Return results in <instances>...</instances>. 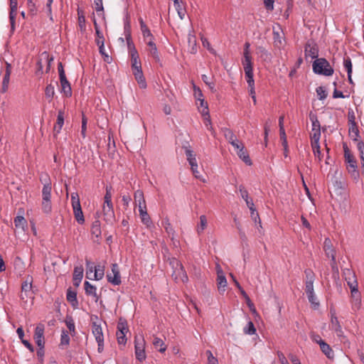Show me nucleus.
I'll use <instances>...</instances> for the list:
<instances>
[{"mask_svg": "<svg viewBox=\"0 0 364 364\" xmlns=\"http://www.w3.org/2000/svg\"><path fill=\"white\" fill-rule=\"evenodd\" d=\"M243 331L245 334L253 335L256 333V328L252 323L250 321L246 327L244 328Z\"/></svg>", "mask_w": 364, "mask_h": 364, "instance_id": "8fccbe9b", "label": "nucleus"}, {"mask_svg": "<svg viewBox=\"0 0 364 364\" xmlns=\"http://www.w3.org/2000/svg\"><path fill=\"white\" fill-rule=\"evenodd\" d=\"M305 282L314 283L315 280V274L311 269H306L305 272Z\"/></svg>", "mask_w": 364, "mask_h": 364, "instance_id": "3c124183", "label": "nucleus"}, {"mask_svg": "<svg viewBox=\"0 0 364 364\" xmlns=\"http://www.w3.org/2000/svg\"><path fill=\"white\" fill-rule=\"evenodd\" d=\"M205 354L208 358V364H218V359L213 356L210 350H206Z\"/></svg>", "mask_w": 364, "mask_h": 364, "instance_id": "774afa93", "label": "nucleus"}, {"mask_svg": "<svg viewBox=\"0 0 364 364\" xmlns=\"http://www.w3.org/2000/svg\"><path fill=\"white\" fill-rule=\"evenodd\" d=\"M83 272H84V270H83L82 266L80 265V266L75 267L74 272H73V280L75 282L77 281V282H80L82 279Z\"/></svg>", "mask_w": 364, "mask_h": 364, "instance_id": "f704fd0d", "label": "nucleus"}, {"mask_svg": "<svg viewBox=\"0 0 364 364\" xmlns=\"http://www.w3.org/2000/svg\"><path fill=\"white\" fill-rule=\"evenodd\" d=\"M77 12H78V26L80 27V31H85V28H86L85 17L82 14H80L79 10L77 11Z\"/></svg>", "mask_w": 364, "mask_h": 364, "instance_id": "6e6d98bb", "label": "nucleus"}, {"mask_svg": "<svg viewBox=\"0 0 364 364\" xmlns=\"http://www.w3.org/2000/svg\"><path fill=\"white\" fill-rule=\"evenodd\" d=\"M240 193L241 195V197L245 200L247 206L249 208H252V206H254L253 201L251 198H249V194L247 190L245 189L243 186H240Z\"/></svg>", "mask_w": 364, "mask_h": 364, "instance_id": "bb28decb", "label": "nucleus"}, {"mask_svg": "<svg viewBox=\"0 0 364 364\" xmlns=\"http://www.w3.org/2000/svg\"><path fill=\"white\" fill-rule=\"evenodd\" d=\"M311 147L313 149L314 154L318 161L322 159V154L321 153V147L318 142H311Z\"/></svg>", "mask_w": 364, "mask_h": 364, "instance_id": "e433bc0d", "label": "nucleus"}, {"mask_svg": "<svg viewBox=\"0 0 364 364\" xmlns=\"http://www.w3.org/2000/svg\"><path fill=\"white\" fill-rule=\"evenodd\" d=\"M147 45V51L153 57L156 61H159L160 58L158 53L156 46L154 43V37L144 40Z\"/></svg>", "mask_w": 364, "mask_h": 364, "instance_id": "f8f14e48", "label": "nucleus"}, {"mask_svg": "<svg viewBox=\"0 0 364 364\" xmlns=\"http://www.w3.org/2000/svg\"><path fill=\"white\" fill-rule=\"evenodd\" d=\"M247 82L248 84V86L250 87V95L251 97L255 95V81L253 79V77H251V78L245 77Z\"/></svg>", "mask_w": 364, "mask_h": 364, "instance_id": "13d9d810", "label": "nucleus"}, {"mask_svg": "<svg viewBox=\"0 0 364 364\" xmlns=\"http://www.w3.org/2000/svg\"><path fill=\"white\" fill-rule=\"evenodd\" d=\"M174 6L178 12V14L181 19H183L186 14V11L181 4L180 2H178L177 4H174Z\"/></svg>", "mask_w": 364, "mask_h": 364, "instance_id": "052dcab7", "label": "nucleus"}, {"mask_svg": "<svg viewBox=\"0 0 364 364\" xmlns=\"http://www.w3.org/2000/svg\"><path fill=\"white\" fill-rule=\"evenodd\" d=\"M169 263L173 270L171 274L173 279L176 282H187L188 278L181 262L175 258H173L170 260Z\"/></svg>", "mask_w": 364, "mask_h": 364, "instance_id": "7ed1b4c3", "label": "nucleus"}, {"mask_svg": "<svg viewBox=\"0 0 364 364\" xmlns=\"http://www.w3.org/2000/svg\"><path fill=\"white\" fill-rule=\"evenodd\" d=\"M107 281L113 285H119L122 282L119 266L114 263L112 264L111 272L107 274Z\"/></svg>", "mask_w": 364, "mask_h": 364, "instance_id": "6e6552de", "label": "nucleus"}, {"mask_svg": "<svg viewBox=\"0 0 364 364\" xmlns=\"http://www.w3.org/2000/svg\"><path fill=\"white\" fill-rule=\"evenodd\" d=\"M64 124V112L59 110L57 117V121L53 127L54 135L58 134Z\"/></svg>", "mask_w": 364, "mask_h": 364, "instance_id": "aec40b11", "label": "nucleus"}, {"mask_svg": "<svg viewBox=\"0 0 364 364\" xmlns=\"http://www.w3.org/2000/svg\"><path fill=\"white\" fill-rule=\"evenodd\" d=\"M331 324L330 328L334 331L338 337H343V331L340 324L338 317L336 315L335 311L331 310Z\"/></svg>", "mask_w": 364, "mask_h": 364, "instance_id": "9d476101", "label": "nucleus"}, {"mask_svg": "<svg viewBox=\"0 0 364 364\" xmlns=\"http://www.w3.org/2000/svg\"><path fill=\"white\" fill-rule=\"evenodd\" d=\"M92 333L97 343L98 352L101 353L104 348V336L100 323H97V322H92Z\"/></svg>", "mask_w": 364, "mask_h": 364, "instance_id": "0eeeda50", "label": "nucleus"}, {"mask_svg": "<svg viewBox=\"0 0 364 364\" xmlns=\"http://www.w3.org/2000/svg\"><path fill=\"white\" fill-rule=\"evenodd\" d=\"M323 250L328 257L331 259L333 264H336V252L333 247L332 242L330 239L326 238L323 244Z\"/></svg>", "mask_w": 364, "mask_h": 364, "instance_id": "ddd939ff", "label": "nucleus"}, {"mask_svg": "<svg viewBox=\"0 0 364 364\" xmlns=\"http://www.w3.org/2000/svg\"><path fill=\"white\" fill-rule=\"evenodd\" d=\"M73 214L76 221L82 225L85 223V218L82 209L73 210Z\"/></svg>", "mask_w": 364, "mask_h": 364, "instance_id": "49530a36", "label": "nucleus"}, {"mask_svg": "<svg viewBox=\"0 0 364 364\" xmlns=\"http://www.w3.org/2000/svg\"><path fill=\"white\" fill-rule=\"evenodd\" d=\"M139 215L141 218V223L144 225H145L147 228H150L151 225H152V222L150 216L147 213V209L141 210V211L139 212Z\"/></svg>", "mask_w": 364, "mask_h": 364, "instance_id": "c756f323", "label": "nucleus"}, {"mask_svg": "<svg viewBox=\"0 0 364 364\" xmlns=\"http://www.w3.org/2000/svg\"><path fill=\"white\" fill-rule=\"evenodd\" d=\"M343 65L348 74L352 73V63L349 57L344 58Z\"/></svg>", "mask_w": 364, "mask_h": 364, "instance_id": "338daca9", "label": "nucleus"}, {"mask_svg": "<svg viewBox=\"0 0 364 364\" xmlns=\"http://www.w3.org/2000/svg\"><path fill=\"white\" fill-rule=\"evenodd\" d=\"M217 284L220 293H224L227 287V279L220 268L218 269Z\"/></svg>", "mask_w": 364, "mask_h": 364, "instance_id": "f3484780", "label": "nucleus"}, {"mask_svg": "<svg viewBox=\"0 0 364 364\" xmlns=\"http://www.w3.org/2000/svg\"><path fill=\"white\" fill-rule=\"evenodd\" d=\"M320 348L321 351L328 358H332L333 357V351L332 350L330 346L326 342L321 343Z\"/></svg>", "mask_w": 364, "mask_h": 364, "instance_id": "4c0bfd02", "label": "nucleus"}, {"mask_svg": "<svg viewBox=\"0 0 364 364\" xmlns=\"http://www.w3.org/2000/svg\"><path fill=\"white\" fill-rule=\"evenodd\" d=\"M242 65L244 67L245 77L251 78V77H253L252 58L250 52H244Z\"/></svg>", "mask_w": 364, "mask_h": 364, "instance_id": "9b49d317", "label": "nucleus"}, {"mask_svg": "<svg viewBox=\"0 0 364 364\" xmlns=\"http://www.w3.org/2000/svg\"><path fill=\"white\" fill-rule=\"evenodd\" d=\"M200 106L198 107L199 111L202 114H207L209 112L208 103L205 102L204 99L199 100Z\"/></svg>", "mask_w": 364, "mask_h": 364, "instance_id": "864d4df0", "label": "nucleus"}, {"mask_svg": "<svg viewBox=\"0 0 364 364\" xmlns=\"http://www.w3.org/2000/svg\"><path fill=\"white\" fill-rule=\"evenodd\" d=\"M222 132L226 139V140L230 143L233 140H236L237 136L235 135L233 132L228 128H223Z\"/></svg>", "mask_w": 364, "mask_h": 364, "instance_id": "58836bf2", "label": "nucleus"}, {"mask_svg": "<svg viewBox=\"0 0 364 364\" xmlns=\"http://www.w3.org/2000/svg\"><path fill=\"white\" fill-rule=\"evenodd\" d=\"M15 227L17 229H21L22 230H25V228L27 227V221L25 218L22 215H18L14 218V220Z\"/></svg>", "mask_w": 364, "mask_h": 364, "instance_id": "c85d7f7f", "label": "nucleus"}, {"mask_svg": "<svg viewBox=\"0 0 364 364\" xmlns=\"http://www.w3.org/2000/svg\"><path fill=\"white\" fill-rule=\"evenodd\" d=\"M309 118L312 124V128H321L320 122L316 114L311 112Z\"/></svg>", "mask_w": 364, "mask_h": 364, "instance_id": "bf43d9fd", "label": "nucleus"}, {"mask_svg": "<svg viewBox=\"0 0 364 364\" xmlns=\"http://www.w3.org/2000/svg\"><path fill=\"white\" fill-rule=\"evenodd\" d=\"M96 265H94V264L86 259V277L87 278L90 279H92V277H91L92 274H94L95 272V267Z\"/></svg>", "mask_w": 364, "mask_h": 364, "instance_id": "37998d69", "label": "nucleus"}, {"mask_svg": "<svg viewBox=\"0 0 364 364\" xmlns=\"http://www.w3.org/2000/svg\"><path fill=\"white\" fill-rule=\"evenodd\" d=\"M321 137V128H312L311 132V142H318Z\"/></svg>", "mask_w": 364, "mask_h": 364, "instance_id": "c03bdc74", "label": "nucleus"}, {"mask_svg": "<svg viewBox=\"0 0 364 364\" xmlns=\"http://www.w3.org/2000/svg\"><path fill=\"white\" fill-rule=\"evenodd\" d=\"M18 1L17 0H10V13L9 19L11 22V29L15 28V19L17 14Z\"/></svg>", "mask_w": 364, "mask_h": 364, "instance_id": "dca6fc26", "label": "nucleus"}, {"mask_svg": "<svg viewBox=\"0 0 364 364\" xmlns=\"http://www.w3.org/2000/svg\"><path fill=\"white\" fill-rule=\"evenodd\" d=\"M273 38L274 46L281 48L284 46L285 40L281 26L279 25L273 26Z\"/></svg>", "mask_w": 364, "mask_h": 364, "instance_id": "1a4fd4ad", "label": "nucleus"}, {"mask_svg": "<svg viewBox=\"0 0 364 364\" xmlns=\"http://www.w3.org/2000/svg\"><path fill=\"white\" fill-rule=\"evenodd\" d=\"M44 330L45 327L44 325L42 323H39L36 326L34 331V339L36 338H44Z\"/></svg>", "mask_w": 364, "mask_h": 364, "instance_id": "a19ab883", "label": "nucleus"}, {"mask_svg": "<svg viewBox=\"0 0 364 364\" xmlns=\"http://www.w3.org/2000/svg\"><path fill=\"white\" fill-rule=\"evenodd\" d=\"M306 295H307L309 301L313 306L314 309L318 308L319 306V302L318 301V299L315 294V292L307 294Z\"/></svg>", "mask_w": 364, "mask_h": 364, "instance_id": "de8ad7c7", "label": "nucleus"}, {"mask_svg": "<svg viewBox=\"0 0 364 364\" xmlns=\"http://www.w3.org/2000/svg\"><path fill=\"white\" fill-rule=\"evenodd\" d=\"M26 4H27V8L28 9V11L32 15L36 14L37 8L36 6L35 3L33 1V0H27Z\"/></svg>", "mask_w": 364, "mask_h": 364, "instance_id": "680f3d73", "label": "nucleus"}, {"mask_svg": "<svg viewBox=\"0 0 364 364\" xmlns=\"http://www.w3.org/2000/svg\"><path fill=\"white\" fill-rule=\"evenodd\" d=\"M343 276L348 286L350 289L352 309L353 310H358L361 305V296L358 289V282L355 274L350 269H345L343 270Z\"/></svg>", "mask_w": 364, "mask_h": 364, "instance_id": "f257e3e1", "label": "nucleus"}, {"mask_svg": "<svg viewBox=\"0 0 364 364\" xmlns=\"http://www.w3.org/2000/svg\"><path fill=\"white\" fill-rule=\"evenodd\" d=\"M132 73L134 75L135 80L137 81L139 87L145 89L146 87V82L144 76L142 69L133 70Z\"/></svg>", "mask_w": 364, "mask_h": 364, "instance_id": "6ab92c4d", "label": "nucleus"}, {"mask_svg": "<svg viewBox=\"0 0 364 364\" xmlns=\"http://www.w3.org/2000/svg\"><path fill=\"white\" fill-rule=\"evenodd\" d=\"M357 148L359 151V157L361 161L362 167L364 170V142L359 141L357 144Z\"/></svg>", "mask_w": 364, "mask_h": 364, "instance_id": "a18cd8bd", "label": "nucleus"}, {"mask_svg": "<svg viewBox=\"0 0 364 364\" xmlns=\"http://www.w3.org/2000/svg\"><path fill=\"white\" fill-rule=\"evenodd\" d=\"M193 92L194 97L197 102L203 100V95L201 90L196 85H193Z\"/></svg>", "mask_w": 364, "mask_h": 364, "instance_id": "0e129e2a", "label": "nucleus"}, {"mask_svg": "<svg viewBox=\"0 0 364 364\" xmlns=\"http://www.w3.org/2000/svg\"><path fill=\"white\" fill-rule=\"evenodd\" d=\"M101 223L99 220H95L91 226V234L95 236L96 238H99L101 235Z\"/></svg>", "mask_w": 364, "mask_h": 364, "instance_id": "cd10ccee", "label": "nucleus"}, {"mask_svg": "<svg viewBox=\"0 0 364 364\" xmlns=\"http://www.w3.org/2000/svg\"><path fill=\"white\" fill-rule=\"evenodd\" d=\"M349 134L354 141L358 140V137L359 136V131L356 123L354 120H352V124H350L349 127Z\"/></svg>", "mask_w": 364, "mask_h": 364, "instance_id": "473e14b6", "label": "nucleus"}, {"mask_svg": "<svg viewBox=\"0 0 364 364\" xmlns=\"http://www.w3.org/2000/svg\"><path fill=\"white\" fill-rule=\"evenodd\" d=\"M208 220L205 215L200 216V223L196 228V232L198 235L201 234L203 230L207 228Z\"/></svg>", "mask_w": 364, "mask_h": 364, "instance_id": "c9c22d12", "label": "nucleus"}, {"mask_svg": "<svg viewBox=\"0 0 364 364\" xmlns=\"http://www.w3.org/2000/svg\"><path fill=\"white\" fill-rule=\"evenodd\" d=\"M6 71H5V74H4V76L3 78V82H2V92H6L8 90L9 80H10V75L11 73V64H9L8 63H6Z\"/></svg>", "mask_w": 364, "mask_h": 364, "instance_id": "4be33fe9", "label": "nucleus"}, {"mask_svg": "<svg viewBox=\"0 0 364 364\" xmlns=\"http://www.w3.org/2000/svg\"><path fill=\"white\" fill-rule=\"evenodd\" d=\"M94 5L96 12L100 15H103L104 7L102 0H94Z\"/></svg>", "mask_w": 364, "mask_h": 364, "instance_id": "5fc2aeb1", "label": "nucleus"}, {"mask_svg": "<svg viewBox=\"0 0 364 364\" xmlns=\"http://www.w3.org/2000/svg\"><path fill=\"white\" fill-rule=\"evenodd\" d=\"M188 43L190 52L191 53H196L197 52V43L196 36L189 34L188 36Z\"/></svg>", "mask_w": 364, "mask_h": 364, "instance_id": "2f4dec72", "label": "nucleus"}, {"mask_svg": "<svg viewBox=\"0 0 364 364\" xmlns=\"http://www.w3.org/2000/svg\"><path fill=\"white\" fill-rule=\"evenodd\" d=\"M46 178L42 189V200H50L51 198L52 186L50 178L47 176Z\"/></svg>", "mask_w": 364, "mask_h": 364, "instance_id": "a211bd4d", "label": "nucleus"}, {"mask_svg": "<svg viewBox=\"0 0 364 364\" xmlns=\"http://www.w3.org/2000/svg\"><path fill=\"white\" fill-rule=\"evenodd\" d=\"M313 70L315 73L325 76H331L333 74V69L329 63L323 58H317L313 63Z\"/></svg>", "mask_w": 364, "mask_h": 364, "instance_id": "20e7f679", "label": "nucleus"}, {"mask_svg": "<svg viewBox=\"0 0 364 364\" xmlns=\"http://www.w3.org/2000/svg\"><path fill=\"white\" fill-rule=\"evenodd\" d=\"M343 151H344V160L346 164V168L349 173L351 174H355L357 173V161L352 154L348 146L344 144L343 146Z\"/></svg>", "mask_w": 364, "mask_h": 364, "instance_id": "39448f33", "label": "nucleus"}, {"mask_svg": "<svg viewBox=\"0 0 364 364\" xmlns=\"http://www.w3.org/2000/svg\"><path fill=\"white\" fill-rule=\"evenodd\" d=\"M153 345L156 349H158L160 353H164L166 350V346L162 339L154 337L153 340Z\"/></svg>", "mask_w": 364, "mask_h": 364, "instance_id": "7c9ffc66", "label": "nucleus"}, {"mask_svg": "<svg viewBox=\"0 0 364 364\" xmlns=\"http://www.w3.org/2000/svg\"><path fill=\"white\" fill-rule=\"evenodd\" d=\"M66 298L73 306H75L77 304V294L75 291L70 290V289L67 291Z\"/></svg>", "mask_w": 364, "mask_h": 364, "instance_id": "ea45409f", "label": "nucleus"}, {"mask_svg": "<svg viewBox=\"0 0 364 364\" xmlns=\"http://www.w3.org/2000/svg\"><path fill=\"white\" fill-rule=\"evenodd\" d=\"M305 55L306 57L316 58L318 57V48L316 45L307 43L305 47Z\"/></svg>", "mask_w": 364, "mask_h": 364, "instance_id": "b1692460", "label": "nucleus"}, {"mask_svg": "<svg viewBox=\"0 0 364 364\" xmlns=\"http://www.w3.org/2000/svg\"><path fill=\"white\" fill-rule=\"evenodd\" d=\"M60 86H61V92L66 97H69L72 95V90L71 86L67 77H64L60 79Z\"/></svg>", "mask_w": 364, "mask_h": 364, "instance_id": "5701e85b", "label": "nucleus"}, {"mask_svg": "<svg viewBox=\"0 0 364 364\" xmlns=\"http://www.w3.org/2000/svg\"><path fill=\"white\" fill-rule=\"evenodd\" d=\"M112 188L106 187V193L104 196V202L102 205V213L105 220L107 222H112L114 219V212L113 203L112 202Z\"/></svg>", "mask_w": 364, "mask_h": 364, "instance_id": "f03ea898", "label": "nucleus"}, {"mask_svg": "<svg viewBox=\"0 0 364 364\" xmlns=\"http://www.w3.org/2000/svg\"><path fill=\"white\" fill-rule=\"evenodd\" d=\"M236 151L240 159H242L246 164L250 165L252 164L245 146H242V149L240 148L239 149L236 150Z\"/></svg>", "mask_w": 364, "mask_h": 364, "instance_id": "a878e982", "label": "nucleus"}, {"mask_svg": "<svg viewBox=\"0 0 364 364\" xmlns=\"http://www.w3.org/2000/svg\"><path fill=\"white\" fill-rule=\"evenodd\" d=\"M105 275V267L100 264H97L95 267V272L93 274L94 279L100 280Z\"/></svg>", "mask_w": 364, "mask_h": 364, "instance_id": "72a5a7b5", "label": "nucleus"}, {"mask_svg": "<svg viewBox=\"0 0 364 364\" xmlns=\"http://www.w3.org/2000/svg\"><path fill=\"white\" fill-rule=\"evenodd\" d=\"M316 91L319 100H324L327 97L326 91L323 87H318Z\"/></svg>", "mask_w": 364, "mask_h": 364, "instance_id": "69168bd1", "label": "nucleus"}, {"mask_svg": "<svg viewBox=\"0 0 364 364\" xmlns=\"http://www.w3.org/2000/svg\"><path fill=\"white\" fill-rule=\"evenodd\" d=\"M139 23H140V29L144 38V40L153 38L154 36L151 33L150 29L148 28L146 24L144 23L143 19L141 18H139Z\"/></svg>", "mask_w": 364, "mask_h": 364, "instance_id": "393cba45", "label": "nucleus"}, {"mask_svg": "<svg viewBox=\"0 0 364 364\" xmlns=\"http://www.w3.org/2000/svg\"><path fill=\"white\" fill-rule=\"evenodd\" d=\"M131 65L132 71L141 69V63L139 60L138 52L134 46H132V49L131 50Z\"/></svg>", "mask_w": 364, "mask_h": 364, "instance_id": "4468645a", "label": "nucleus"}, {"mask_svg": "<svg viewBox=\"0 0 364 364\" xmlns=\"http://www.w3.org/2000/svg\"><path fill=\"white\" fill-rule=\"evenodd\" d=\"M84 287L85 294L88 296H92L95 299V301H97L99 299V296L97 294L96 287L86 281L84 283Z\"/></svg>", "mask_w": 364, "mask_h": 364, "instance_id": "412c9836", "label": "nucleus"}, {"mask_svg": "<svg viewBox=\"0 0 364 364\" xmlns=\"http://www.w3.org/2000/svg\"><path fill=\"white\" fill-rule=\"evenodd\" d=\"M146 342L143 336H136L134 338V350L136 358L139 362H143L146 358L145 352Z\"/></svg>", "mask_w": 364, "mask_h": 364, "instance_id": "423d86ee", "label": "nucleus"}, {"mask_svg": "<svg viewBox=\"0 0 364 364\" xmlns=\"http://www.w3.org/2000/svg\"><path fill=\"white\" fill-rule=\"evenodd\" d=\"M161 225L166 232L168 234V237L173 242V244L176 245V242H178V241L175 240V230L172 227L169 220L167 218H164L161 222Z\"/></svg>", "mask_w": 364, "mask_h": 364, "instance_id": "2eb2a0df", "label": "nucleus"}, {"mask_svg": "<svg viewBox=\"0 0 364 364\" xmlns=\"http://www.w3.org/2000/svg\"><path fill=\"white\" fill-rule=\"evenodd\" d=\"M70 343V337L65 331H63L60 338V346H68Z\"/></svg>", "mask_w": 364, "mask_h": 364, "instance_id": "4d7b16f0", "label": "nucleus"}, {"mask_svg": "<svg viewBox=\"0 0 364 364\" xmlns=\"http://www.w3.org/2000/svg\"><path fill=\"white\" fill-rule=\"evenodd\" d=\"M65 324L70 332L74 335L75 333V323L73 318H69L65 320Z\"/></svg>", "mask_w": 364, "mask_h": 364, "instance_id": "e2e57ef3", "label": "nucleus"}, {"mask_svg": "<svg viewBox=\"0 0 364 364\" xmlns=\"http://www.w3.org/2000/svg\"><path fill=\"white\" fill-rule=\"evenodd\" d=\"M203 116V122L206 128L212 132V134H214V130L213 129L209 113L207 114H202Z\"/></svg>", "mask_w": 364, "mask_h": 364, "instance_id": "603ef678", "label": "nucleus"}, {"mask_svg": "<svg viewBox=\"0 0 364 364\" xmlns=\"http://www.w3.org/2000/svg\"><path fill=\"white\" fill-rule=\"evenodd\" d=\"M41 209L46 214H49L52 211L51 200H42Z\"/></svg>", "mask_w": 364, "mask_h": 364, "instance_id": "79ce46f5", "label": "nucleus"}, {"mask_svg": "<svg viewBox=\"0 0 364 364\" xmlns=\"http://www.w3.org/2000/svg\"><path fill=\"white\" fill-rule=\"evenodd\" d=\"M55 95V88L54 86L51 84L48 85L45 90V95L46 98L50 99L51 100Z\"/></svg>", "mask_w": 364, "mask_h": 364, "instance_id": "09e8293b", "label": "nucleus"}]
</instances>
